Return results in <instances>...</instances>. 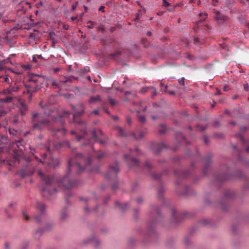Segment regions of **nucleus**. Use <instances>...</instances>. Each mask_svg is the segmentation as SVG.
Wrapping results in <instances>:
<instances>
[{
	"instance_id": "nucleus-49",
	"label": "nucleus",
	"mask_w": 249,
	"mask_h": 249,
	"mask_svg": "<svg viewBox=\"0 0 249 249\" xmlns=\"http://www.w3.org/2000/svg\"><path fill=\"white\" fill-rule=\"evenodd\" d=\"M18 122V120L17 118L15 117L13 119V122L14 124H17Z\"/></svg>"
},
{
	"instance_id": "nucleus-3",
	"label": "nucleus",
	"mask_w": 249,
	"mask_h": 249,
	"mask_svg": "<svg viewBox=\"0 0 249 249\" xmlns=\"http://www.w3.org/2000/svg\"><path fill=\"white\" fill-rule=\"evenodd\" d=\"M82 135L77 136V141H80L81 140L83 139L84 140H87V142L83 144V145H86L87 144H91L92 141L99 142L101 144L104 145L105 143V141L101 140L99 138V136H102L103 133L101 130H98L97 132L95 130H93L91 132L92 138L89 139L88 137V134L85 130V127L81 129Z\"/></svg>"
},
{
	"instance_id": "nucleus-31",
	"label": "nucleus",
	"mask_w": 249,
	"mask_h": 249,
	"mask_svg": "<svg viewBox=\"0 0 249 249\" xmlns=\"http://www.w3.org/2000/svg\"><path fill=\"white\" fill-rule=\"evenodd\" d=\"M7 113V112L1 107H0V118L5 116Z\"/></svg>"
},
{
	"instance_id": "nucleus-56",
	"label": "nucleus",
	"mask_w": 249,
	"mask_h": 249,
	"mask_svg": "<svg viewBox=\"0 0 249 249\" xmlns=\"http://www.w3.org/2000/svg\"><path fill=\"white\" fill-rule=\"evenodd\" d=\"M139 152V148H136L135 149V151H133V152H131V154H133V153L134 152L138 153Z\"/></svg>"
},
{
	"instance_id": "nucleus-5",
	"label": "nucleus",
	"mask_w": 249,
	"mask_h": 249,
	"mask_svg": "<svg viewBox=\"0 0 249 249\" xmlns=\"http://www.w3.org/2000/svg\"><path fill=\"white\" fill-rule=\"evenodd\" d=\"M35 171L34 166H32L31 164L28 163L26 165L24 166L23 168L21 170L19 174L22 178H24L27 176H32Z\"/></svg>"
},
{
	"instance_id": "nucleus-17",
	"label": "nucleus",
	"mask_w": 249,
	"mask_h": 249,
	"mask_svg": "<svg viewBox=\"0 0 249 249\" xmlns=\"http://www.w3.org/2000/svg\"><path fill=\"white\" fill-rule=\"evenodd\" d=\"M59 163V160L57 159H52L51 161L48 163L49 166L54 168L57 167Z\"/></svg>"
},
{
	"instance_id": "nucleus-38",
	"label": "nucleus",
	"mask_w": 249,
	"mask_h": 249,
	"mask_svg": "<svg viewBox=\"0 0 249 249\" xmlns=\"http://www.w3.org/2000/svg\"><path fill=\"white\" fill-rule=\"evenodd\" d=\"M88 27L89 29H92L93 28V23L92 21H89L88 22Z\"/></svg>"
},
{
	"instance_id": "nucleus-8",
	"label": "nucleus",
	"mask_w": 249,
	"mask_h": 249,
	"mask_svg": "<svg viewBox=\"0 0 249 249\" xmlns=\"http://www.w3.org/2000/svg\"><path fill=\"white\" fill-rule=\"evenodd\" d=\"M71 108L75 110V112L73 115V119L76 117L81 116L84 112L85 106L83 104L80 103L77 105V107L79 109V111L75 110V107L73 105H71Z\"/></svg>"
},
{
	"instance_id": "nucleus-34",
	"label": "nucleus",
	"mask_w": 249,
	"mask_h": 249,
	"mask_svg": "<svg viewBox=\"0 0 249 249\" xmlns=\"http://www.w3.org/2000/svg\"><path fill=\"white\" fill-rule=\"evenodd\" d=\"M161 128L159 130V132L160 134H163L165 132V127L163 125H161Z\"/></svg>"
},
{
	"instance_id": "nucleus-41",
	"label": "nucleus",
	"mask_w": 249,
	"mask_h": 249,
	"mask_svg": "<svg viewBox=\"0 0 249 249\" xmlns=\"http://www.w3.org/2000/svg\"><path fill=\"white\" fill-rule=\"evenodd\" d=\"M109 102L112 106H114L116 104L115 101L111 98L109 99Z\"/></svg>"
},
{
	"instance_id": "nucleus-26",
	"label": "nucleus",
	"mask_w": 249,
	"mask_h": 249,
	"mask_svg": "<svg viewBox=\"0 0 249 249\" xmlns=\"http://www.w3.org/2000/svg\"><path fill=\"white\" fill-rule=\"evenodd\" d=\"M105 155H106V154L102 151H100V152L97 153L96 155L97 158L98 160H100L102 158H103V157H105Z\"/></svg>"
},
{
	"instance_id": "nucleus-51",
	"label": "nucleus",
	"mask_w": 249,
	"mask_h": 249,
	"mask_svg": "<svg viewBox=\"0 0 249 249\" xmlns=\"http://www.w3.org/2000/svg\"><path fill=\"white\" fill-rule=\"evenodd\" d=\"M104 9H105V6H101L99 8V11H101L102 12H105Z\"/></svg>"
},
{
	"instance_id": "nucleus-22",
	"label": "nucleus",
	"mask_w": 249,
	"mask_h": 249,
	"mask_svg": "<svg viewBox=\"0 0 249 249\" xmlns=\"http://www.w3.org/2000/svg\"><path fill=\"white\" fill-rule=\"evenodd\" d=\"M224 196L226 198L232 197L234 196V193L232 191L228 190L226 192Z\"/></svg>"
},
{
	"instance_id": "nucleus-20",
	"label": "nucleus",
	"mask_w": 249,
	"mask_h": 249,
	"mask_svg": "<svg viewBox=\"0 0 249 249\" xmlns=\"http://www.w3.org/2000/svg\"><path fill=\"white\" fill-rule=\"evenodd\" d=\"M7 138L2 135L0 137V148L2 147L1 146L7 143Z\"/></svg>"
},
{
	"instance_id": "nucleus-57",
	"label": "nucleus",
	"mask_w": 249,
	"mask_h": 249,
	"mask_svg": "<svg viewBox=\"0 0 249 249\" xmlns=\"http://www.w3.org/2000/svg\"><path fill=\"white\" fill-rule=\"evenodd\" d=\"M112 188L113 190H115L117 188V184H113L112 186Z\"/></svg>"
},
{
	"instance_id": "nucleus-29",
	"label": "nucleus",
	"mask_w": 249,
	"mask_h": 249,
	"mask_svg": "<svg viewBox=\"0 0 249 249\" xmlns=\"http://www.w3.org/2000/svg\"><path fill=\"white\" fill-rule=\"evenodd\" d=\"M152 167L150 164L149 162L148 161H146L144 165V168L147 169L149 171H150L152 169Z\"/></svg>"
},
{
	"instance_id": "nucleus-54",
	"label": "nucleus",
	"mask_w": 249,
	"mask_h": 249,
	"mask_svg": "<svg viewBox=\"0 0 249 249\" xmlns=\"http://www.w3.org/2000/svg\"><path fill=\"white\" fill-rule=\"evenodd\" d=\"M173 217L175 220L176 219V211L175 210H173Z\"/></svg>"
},
{
	"instance_id": "nucleus-58",
	"label": "nucleus",
	"mask_w": 249,
	"mask_h": 249,
	"mask_svg": "<svg viewBox=\"0 0 249 249\" xmlns=\"http://www.w3.org/2000/svg\"><path fill=\"white\" fill-rule=\"evenodd\" d=\"M240 129L241 131H246V127L245 126H241L240 128Z\"/></svg>"
},
{
	"instance_id": "nucleus-16",
	"label": "nucleus",
	"mask_w": 249,
	"mask_h": 249,
	"mask_svg": "<svg viewBox=\"0 0 249 249\" xmlns=\"http://www.w3.org/2000/svg\"><path fill=\"white\" fill-rule=\"evenodd\" d=\"M200 19L197 21V24L202 23L207 18L208 14L206 13H200L199 14Z\"/></svg>"
},
{
	"instance_id": "nucleus-11",
	"label": "nucleus",
	"mask_w": 249,
	"mask_h": 249,
	"mask_svg": "<svg viewBox=\"0 0 249 249\" xmlns=\"http://www.w3.org/2000/svg\"><path fill=\"white\" fill-rule=\"evenodd\" d=\"M215 13L216 14L215 18L216 20H220L223 21H224L227 19L228 17L227 16L221 15L218 11H216Z\"/></svg>"
},
{
	"instance_id": "nucleus-27",
	"label": "nucleus",
	"mask_w": 249,
	"mask_h": 249,
	"mask_svg": "<svg viewBox=\"0 0 249 249\" xmlns=\"http://www.w3.org/2000/svg\"><path fill=\"white\" fill-rule=\"evenodd\" d=\"M47 154L46 153H42L41 154L42 159L40 160V162L44 164L45 163H47V161H45L46 158L47 157Z\"/></svg>"
},
{
	"instance_id": "nucleus-18",
	"label": "nucleus",
	"mask_w": 249,
	"mask_h": 249,
	"mask_svg": "<svg viewBox=\"0 0 249 249\" xmlns=\"http://www.w3.org/2000/svg\"><path fill=\"white\" fill-rule=\"evenodd\" d=\"M13 100V97L11 96H8L0 99V101L1 102H3L5 103H10L12 102Z\"/></svg>"
},
{
	"instance_id": "nucleus-1",
	"label": "nucleus",
	"mask_w": 249,
	"mask_h": 249,
	"mask_svg": "<svg viewBox=\"0 0 249 249\" xmlns=\"http://www.w3.org/2000/svg\"><path fill=\"white\" fill-rule=\"evenodd\" d=\"M90 162L91 158L89 156L85 158L81 153L76 154L73 159L69 161L68 172L66 175L57 182L55 181L53 176L45 175L41 170H39L38 175L44 183L42 188L43 196L49 199H51L52 196L57 192L56 186H62L67 190L72 188L76 185V182L70 178V173L72 171H75L77 174L80 173Z\"/></svg>"
},
{
	"instance_id": "nucleus-14",
	"label": "nucleus",
	"mask_w": 249,
	"mask_h": 249,
	"mask_svg": "<svg viewBox=\"0 0 249 249\" xmlns=\"http://www.w3.org/2000/svg\"><path fill=\"white\" fill-rule=\"evenodd\" d=\"M101 101V98L100 95H96V96H90L89 100V103L94 104Z\"/></svg>"
},
{
	"instance_id": "nucleus-9",
	"label": "nucleus",
	"mask_w": 249,
	"mask_h": 249,
	"mask_svg": "<svg viewBox=\"0 0 249 249\" xmlns=\"http://www.w3.org/2000/svg\"><path fill=\"white\" fill-rule=\"evenodd\" d=\"M124 158L129 161L128 164L130 166H138L139 165V161L136 159L130 157L129 155L125 154Z\"/></svg>"
},
{
	"instance_id": "nucleus-32",
	"label": "nucleus",
	"mask_w": 249,
	"mask_h": 249,
	"mask_svg": "<svg viewBox=\"0 0 249 249\" xmlns=\"http://www.w3.org/2000/svg\"><path fill=\"white\" fill-rule=\"evenodd\" d=\"M196 128L198 130L201 131L204 130L206 129V127L205 126L200 124H197L196 125Z\"/></svg>"
},
{
	"instance_id": "nucleus-2",
	"label": "nucleus",
	"mask_w": 249,
	"mask_h": 249,
	"mask_svg": "<svg viewBox=\"0 0 249 249\" xmlns=\"http://www.w3.org/2000/svg\"><path fill=\"white\" fill-rule=\"evenodd\" d=\"M31 122L32 128L34 130L41 131L44 128L52 131L53 137H57L58 139L63 137L66 133L64 128L55 129L52 127V122L49 116H46L42 113L33 111L31 113Z\"/></svg>"
},
{
	"instance_id": "nucleus-59",
	"label": "nucleus",
	"mask_w": 249,
	"mask_h": 249,
	"mask_svg": "<svg viewBox=\"0 0 249 249\" xmlns=\"http://www.w3.org/2000/svg\"><path fill=\"white\" fill-rule=\"evenodd\" d=\"M93 113H94L95 114L98 115L99 114V110L97 109L94 110L93 111Z\"/></svg>"
},
{
	"instance_id": "nucleus-52",
	"label": "nucleus",
	"mask_w": 249,
	"mask_h": 249,
	"mask_svg": "<svg viewBox=\"0 0 249 249\" xmlns=\"http://www.w3.org/2000/svg\"><path fill=\"white\" fill-rule=\"evenodd\" d=\"M142 201V197H139L137 199V202L138 203H140Z\"/></svg>"
},
{
	"instance_id": "nucleus-63",
	"label": "nucleus",
	"mask_w": 249,
	"mask_h": 249,
	"mask_svg": "<svg viewBox=\"0 0 249 249\" xmlns=\"http://www.w3.org/2000/svg\"><path fill=\"white\" fill-rule=\"evenodd\" d=\"M244 89L246 90H248V85H245L244 86Z\"/></svg>"
},
{
	"instance_id": "nucleus-28",
	"label": "nucleus",
	"mask_w": 249,
	"mask_h": 249,
	"mask_svg": "<svg viewBox=\"0 0 249 249\" xmlns=\"http://www.w3.org/2000/svg\"><path fill=\"white\" fill-rule=\"evenodd\" d=\"M9 132L11 135H12L14 136H16L17 134L18 133V132L17 130H15L14 129H12V128L9 129Z\"/></svg>"
},
{
	"instance_id": "nucleus-45",
	"label": "nucleus",
	"mask_w": 249,
	"mask_h": 249,
	"mask_svg": "<svg viewBox=\"0 0 249 249\" xmlns=\"http://www.w3.org/2000/svg\"><path fill=\"white\" fill-rule=\"evenodd\" d=\"M236 137H239L240 139V141L243 142H245V140L243 138L242 136H241L240 134H237L236 135Z\"/></svg>"
},
{
	"instance_id": "nucleus-42",
	"label": "nucleus",
	"mask_w": 249,
	"mask_h": 249,
	"mask_svg": "<svg viewBox=\"0 0 249 249\" xmlns=\"http://www.w3.org/2000/svg\"><path fill=\"white\" fill-rule=\"evenodd\" d=\"M77 4H78V2H75V3L73 4L72 5V7H71V10L72 11H74L77 6Z\"/></svg>"
},
{
	"instance_id": "nucleus-48",
	"label": "nucleus",
	"mask_w": 249,
	"mask_h": 249,
	"mask_svg": "<svg viewBox=\"0 0 249 249\" xmlns=\"http://www.w3.org/2000/svg\"><path fill=\"white\" fill-rule=\"evenodd\" d=\"M126 121H127V123L128 124H131V122H132V120H131V118L130 117H127V120H126Z\"/></svg>"
},
{
	"instance_id": "nucleus-19",
	"label": "nucleus",
	"mask_w": 249,
	"mask_h": 249,
	"mask_svg": "<svg viewBox=\"0 0 249 249\" xmlns=\"http://www.w3.org/2000/svg\"><path fill=\"white\" fill-rule=\"evenodd\" d=\"M115 205L117 207H118L122 210L124 211L126 209L128 204L127 203H124L123 204H121L120 202L116 201L115 203Z\"/></svg>"
},
{
	"instance_id": "nucleus-4",
	"label": "nucleus",
	"mask_w": 249,
	"mask_h": 249,
	"mask_svg": "<svg viewBox=\"0 0 249 249\" xmlns=\"http://www.w3.org/2000/svg\"><path fill=\"white\" fill-rule=\"evenodd\" d=\"M118 134L122 137H127L130 135H132L136 140H140L144 137L145 135L147 133V131L146 129H142L139 133V136L137 137L136 134L133 133H129L126 134L124 130L121 127H118Z\"/></svg>"
},
{
	"instance_id": "nucleus-40",
	"label": "nucleus",
	"mask_w": 249,
	"mask_h": 249,
	"mask_svg": "<svg viewBox=\"0 0 249 249\" xmlns=\"http://www.w3.org/2000/svg\"><path fill=\"white\" fill-rule=\"evenodd\" d=\"M82 73H85L89 71V67H86L83 70H81Z\"/></svg>"
},
{
	"instance_id": "nucleus-15",
	"label": "nucleus",
	"mask_w": 249,
	"mask_h": 249,
	"mask_svg": "<svg viewBox=\"0 0 249 249\" xmlns=\"http://www.w3.org/2000/svg\"><path fill=\"white\" fill-rule=\"evenodd\" d=\"M36 209L40 211L41 213H44L46 209L45 205L40 202H37L36 205Z\"/></svg>"
},
{
	"instance_id": "nucleus-35",
	"label": "nucleus",
	"mask_w": 249,
	"mask_h": 249,
	"mask_svg": "<svg viewBox=\"0 0 249 249\" xmlns=\"http://www.w3.org/2000/svg\"><path fill=\"white\" fill-rule=\"evenodd\" d=\"M151 88H152V87H143L141 89V92L142 93H144L146 92H147L149 89H151Z\"/></svg>"
},
{
	"instance_id": "nucleus-23",
	"label": "nucleus",
	"mask_w": 249,
	"mask_h": 249,
	"mask_svg": "<svg viewBox=\"0 0 249 249\" xmlns=\"http://www.w3.org/2000/svg\"><path fill=\"white\" fill-rule=\"evenodd\" d=\"M155 223H156V221H152L149 224V227H148V230L149 231H154V225L155 224Z\"/></svg>"
},
{
	"instance_id": "nucleus-43",
	"label": "nucleus",
	"mask_w": 249,
	"mask_h": 249,
	"mask_svg": "<svg viewBox=\"0 0 249 249\" xmlns=\"http://www.w3.org/2000/svg\"><path fill=\"white\" fill-rule=\"evenodd\" d=\"M3 80L4 81L6 82V83H10V79H9V77L8 76H5L4 78H3Z\"/></svg>"
},
{
	"instance_id": "nucleus-44",
	"label": "nucleus",
	"mask_w": 249,
	"mask_h": 249,
	"mask_svg": "<svg viewBox=\"0 0 249 249\" xmlns=\"http://www.w3.org/2000/svg\"><path fill=\"white\" fill-rule=\"evenodd\" d=\"M152 176H153V177L155 178V179H159L160 178V175H157V174H152Z\"/></svg>"
},
{
	"instance_id": "nucleus-60",
	"label": "nucleus",
	"mask_w": 249,
	"mask_h": 249,
	"mask_svg": "<svg viewBox=\"0 0 249 249\" xmlns=\"http://www.w3.org/2000/svg\"><path fill=\"white\" fill-rule=\"evenodd\" d=\"M218 179L219 180V181H224V180H225L226 179H228V178H218Z\"/></svg>"
},
{
	"instance_id": "nucleus-39",
	"label": "nucleus",
	"mask_w": 249,
	"mask_h": 249,
	"mask_svg": "<svg viewBox=\"0 0 249 249\" xmlns=\"http://www.w3.org/2000/svg\"><path fill=\"white\" fill-rule=\"evenodd\" d=\"M35 220L37 222H40L41 221V218L40 215H36L34 216Z\"/></svg>"
},
{
	"instance_id": "nucleus-25",
	"label": "nucleus",
	"mask_w": 249,
	"mask_h": 249,
	"mask_svg": "<svg viewBox=\"0 0 249 249\" xmlns=\"http://www.w3.org/2000/svg\"><path fill=\"white\" fill-rule=\"evenodd\" d=\"M121 54V52L120 51H117L114 53H112L110 55V58L112 59H114L115 57H117L118 56L120 55Z\"/></svg>"
},
{
	"instance_id": "nucleus-37",
	"label": "nucleus",
	"mask_w": 249,
	"mask_h": 249,
	"mask_svg": "<svg viewBox=\"0 0 249 249\" xmlns=\"http://www.w3.org/2000/svg\"><path fill=\"white\" fill-rule=\"evenodd\" d=\"M22 68L25 70H29L31 69V66L30 65V64H28V65H24L22 66Z\"/></svg>"
},
{
	"instance_id": "nucleus-62",
	"label": "nucleus",
	"mask_w": 249,
	"mask_h": 249,
	"mask_svg": "<svg viewBox=\"0 0 249 249\" xmlns=\"http://www.w3.org/2000/svg\"><path fill=\"white\" fill-rule=\"evenodd\" d=\"M85 211L86 212H89V208L87 207H86L85 208Z\"/></svg>"
},
{
	"instance_id": "nucleus-30",
	"label": "nucleus",
	"mask_w": 249,
	"mask_h": 249,
	"mask_svg": "<svg viewBox=\"0 0 249 249\" xmlns=\"http://www.w3.org/2000/svg\"><path fill=\"white\" fill-rule=\"evenodd\" d=\"M90 242L94 245H97L99 243L98 239L95 237H93L90 240Z\"/></svg>"
},
{
	"instance_id": "nucleus-47",
	"label": "nucleus",
	"mask_w": 249,
	"mask_h": 249,
	"mask_svg": "<svg viewBox=\"0 0 249 249\" xmlns=\"http://www.w3.org/2000/svg\"><path fill=\"white\" fill-rule=\"evenodd\" d=\"M184 78H181V79H179L178 80V82H179V83L181 85H182V86L184 85Z\"/></svg>"
},
{
	"instance_id": "nucleus-6",
	"label": "nucleus",
	"mask_w": 249,
	"mask_h": 249,
	"mask_svg": "<svg viewBox=\"0 0 249 249\" xmlns=\"http://www.w3.org/2000/svg\"><path fill=\"white\" fill-rule=\"evenodd\" d=\"M119 171L118 164V163H115V165L110 166L109 172L106 175V177L108 179L115 178H116V174Z\"/></svg>"
},
{
	"instance_id": "nucleus-7",
	"label": "nucleus",
	"mask_w": 249,
	"mask_h": 249,
	"mask_svg": "<svg viewBox=\"0 0 249 249\" xmlns=\"http://www.w3.org/2000/svg\"><path fill=\"white\" fill-rule=\"evenodd\" d=\"M40 78V76L38 74H32L30 76L29 78V81L30 82H33L36 85V87L34 88V89H28L27 92L30 93L32 91L36 92L37 91L38 87V84H39V79Z\"/></svg>"
},
{
	"instance_id": "nucleus-55",
	"label": "nucleus",
	"mask_w": 249,
	"mask_h": 249,
	"mask_svg": "<svg viewBox=\"0 0 249 249\" xmlns=\"http://www.w3.org/2000/svg\"><path fill=\"white\" fill-rule=\"evenodd\" d=\"M59 70H60V69H59V68H54V69H53V72H54V73H57V72H58V71H59Z\"/></svg>"
},
{
	"instance_id": "nucleus-13",
	"label": "nucleus",
	"mask_w": 249,
	"mask_h": 249,
	"mask_svg": "<svg viewBox=\"0 0 249 249\" xmlns=\"http://www.w3.org/2000/svg\"><path fill=\"white\" fill-rule=\"evenodd\" d=\"M47 80L51 82L52 86L54 87V88H59V83L53 77H49L47 78Z\"/></svg>"
},
{
	"instance_id": "nucleus-64",
	"label": "nucleus",
	"mask_w": 249,
	"mask_h": 249,
	"mask_svg": "<svg viewBox=\"0 0 249 249\" xmlns=\"http://www.w3.org/2000/svg\"><path fill=\"white\" fill-rule=\"evenodd\" d=\"M130 93H131L130 91H125V92H124V94H125V95H128V94H130Z\"/></svg>"
},
{
	"instance_id": "nucleus-21",
	"label": "nucleus",
	"mask_w": 249,
	"mask_h": 249,
	"mask_svg": "<svg viewBox=\"0 0 249 249\" xmlns=\"http://www.w3.org/2000/svg\"><path fill=\"white\" fill-rule=\"evenodd\" d=\"M156 146L157 147V149L155 150V152L157 153H158L159 152H160V151L162 148L165 147V145L163 143H159V144H156Z\"/></svg>"
},
{
	"instance_id": "nucleus-36",
	"label": "nucleus",
	"mask_w": 249,
	"mask_h": 249,
	"mask_svg": "<svg viewBox=\"0 0 249 249\" xmlns=\"http://www.w3.org/2000/svg\"><path fill=\"white\" fill-rule=\"evenodd\" d=\"M69 81H71V79H70V78H69L68 77H64L63 79H61L60 80V81L61 82H63L64 83H66Z\"/></svg>"
},
{
	"instance_id": "nucleus-50",
	"label": "nucleus",
	"mask_w": 249,
	"mask_h": 249,
	"mask_svg": "<svg viewBox=\"0 0 249 249\" xmlns=\"http://www.w3.org/2000/svg\"><path fill=\"white\" fill-rule=\"evenodd\" d=\"M163 5L165 6H168L169 5V3L166 1V0H163Z\"/></svg>"
},
{
	"instance_id": "nucleus-46",
	"label": "nucleus",
	"mask_w": 249,
	"mask_h": 249,
	"mask_svg": "<svg viewBox=\"0 0 249 249\" xmlns=\"http://www.w3.org/2000/svg\"><path fill=\"white\" fill-rule=\"evenodd\" d=\"M23 142V140H20L19 141H16L15 142V143L17 146V147H19V144L20 145H21V143Z\"/></svg>"
},
{
	"instance_id": "nucleus-53",
	"label": "nucleus",
	"mask_w": 249,
	"mask_h": 249,
	"mask_svg": "<svg viewBox=\"0 0 249 249\" xmlns=\"http://www.w3.org/2000/svg\"><path fill=\"white\" fill-rule=\"evenodd\" d=\"M237 173H238V174H239V175H238V178H241V177H242V174H243L242 172L241 171H237Z\"/></svg>"
},
{
	"instance_id": "nucleus-10",
	"label": "nucleus",
	"mask_w": 249,
	"mask_h": 249,
	"mask_svg": "<svg viewBox=\"0 0 249 249\" xmlns=\"http://www.w3.org/2000/svg\"><path fill=\"white\" fill-rule=\"evenodd\" d=\"M18 107L21 115L22 116L25 115L28 109V105L23 102H20L18 105Z\"/></svg>"
},
{
	"instance_id": "nucleus-12",
	"label": "nucleus",
	"mask_w": 249,
	"mask_h": 249,
	"mask_svg": "<svg viewBox=\"0 0 249 249\" xmlns=\"http://www.w3.org/2000/svg\"><path fill=\"white\" fill-rule=\"evenodd\" d=\"M69 216L68 212L67 209H64L62 210L60 214V218L62 221H64Z\"/></svg>"
},
{
	"instance_id": "nucleus-24",
	"label": "nucleus",
	"mask_w": 249,
	"mask_h": 249,
	"mask_svg": "<svg viewBox=\"0 0 249 249\" xmlns=\"http://www.w3.org/2000/svg\"><path fill=\"white\" fill-rule=\"evenodd\" d=\"M23 217L24 220L26 221H28L30 219V218L29 216L28 213L26 211H24L23 212Z\"/></svg>"
},
{
	"instance_id": "nucleus-33",
	"label": "nucleus",
	"mask_w": 249,
	"mask_h": 249,
	"mask_svg": "<svg viewBox=\"0 0 249 249\" xmlns=\"http://www.w3.org/2000/svg\"><path fill=\"white\" fill-rule=\"evenodd\" d=\"M139 121L141 123H144L145 121V117L142 115H140L138 116Z\"/></svg>"
},
{
	"instance_id": "nucleus-61",
	"label": "nucleus",
	"mask_w": 249,
	"mask_h": 249,
	"mask_svg": "<svg viewBox=\"0 0 249 249\" xmlns=\"http://www.w3.org/2000/svg\"><path fill=\"white\" fill-rule=\"evenodd\" d=\"M71 20L72 21H74V20H75L76 19H77V17H71Z\"/></svg>"
}]
</instances>
